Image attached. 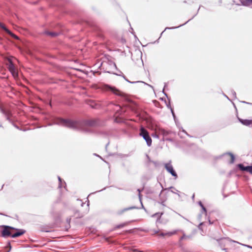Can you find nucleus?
<instances>
[{
	"instance_id": "f257e3e1",
	"label": "nucleus",
	"mask_w": 252,
	"mask_h": 252,
	"mask_svg": "<svg viewBox=\"0 0 252 252\" xmlns=\"http://www.w3.org/2000/svg\"><path fill=\"white\" fill-rule=\"evenodd\" d=\"M15 230L16 229L13 227L9 226H4L3 229L1 232L2 236L5 237L11 236L12 238H15L22 235L25 232V230H18L17 232L13 233V231Z\"/></svg>"
},
{
	"instance_id": "f03ea898",
	"label": "nucleus",
	"mask_w": 252,
	"mask_h": 252,
	"mask_svg": "<svg viewBox=\"0 0 252 252\" xmlns=\"http://www.w3.org/2000/svg\"><path fill=\"white\" fill-rule=\"evenodd\" d=\"M59 121V124L69 128H76L79 126L78 123L77 122L73 121L71 120L60 119Z\"/></svg>"
},
{
	"instance_id": "7ed1b4c3",
	"label": "nucleus",
	"mask_w": 252,
	"mask_h": 252,
	"mask_svg": "<svg viewBox=\"0 0 252 252\" xmlns=\"http://www.w3.org/2000/svg\"><path fill=\"white\" fill-rule=\"evenodd\" d=\"M140 135L142 136L145 140L149 146L151 145L152 142V139L149 136L148 131L143 127L140 128Z\"/></svg>"
},
{
	"instance_id": "20e7f679",
	"label": "nucleus",
	"mask_w": 252,
	"mask_h": 252,
	"mask_svg": "<svg viewBox=\"0 0 252 252\" xmlns=\"http://www.w3.org/2000/svg\"><path fill=\"white\" fill-rule=\"evenodd\" d=\"M8 63H7L8 68L11 72L14 77L17 76V71L14 64L13 63L12 60L10 59L8 60Z\"/></svg>"
},
{
	"instance_id": "39448f33",
	"label": "nucleus",
	"mask_w": 252,
	"mask_h": 252,
	"mask_svg": "<svg viewBox=\"0 0 252 252\" xmlns=\"http://www.w3.org/2000/svg\"><path fill=\"white\" fill-rule=\"evenodd\" d=\"M165 168L167 171L169 172L175 178H177L178 176L176 172L174 171L173 167L171 164V162L167 163L165 164Z\"/></svg>"
},
{
	"instance_id": "423d86ee",
	"label": "nucleus",
	"mask_w": 252,
	"mask_h": 252,
	"mask_svg": "<svg viewBox=\"0 0 252 252\" xmlns=\"http://www.w3.org/2000/svg\"><path fill=\"white\" fill-rule=\"evenodd\" d=\"M179 230H173L166 233L160 232L159 236L163 237H170L178 233Z\"/></svg>"
},
{
	"instance_id": "0eeeda50",
	"label": "nucleus",
	"mask_w": 252,
	"mask_h": 252,
	"mask_svg": "<svg viewBox=\"0 0 252 252\" xmlns=\"http://www.w3.org/2000/svg\"><path fill=\"white\" fill-rule=\"evenodd\" d=\"M159 133L162 134L163 136V138L166 140H170V138L168 137L167 136L169 135L173 134V133L171 131H167L164 129H160Z\"/></svg>"
},
{
	"instance_id": "6e6552de",
	"label": "nucleus",
	"mask_w": 252,
	"mask_h": 252,
	"mask_svg": "<svg viewBox=\"0 0 252 252\" xmlns=\"http://www.w3.org/2000/svg\"><path fill=\"white\" fill-rule=\"evenodd\" d=\"M106 88H107L108 90H110L112 91L114 94L118 95H123V93L120 90L116 89L115 87H112L109 86H106Z\"/></svg>"
},
{
	"instance_id": "1a4fd4ad",
	"label": "nucleus",
	"mask_w": 252,
	"mask_h": 252,
	"mask_svg": "<svg viewBox=\"0 0 252 252\" xmlns=\"http://www.w3.org/2000/svg\"><path fill=\"white\" fill-rule=\"evenodd\" d=\"M238 120L240 122H241L243 125L246 126H252V118L251 119H243L241 118H238Z\"/></svg>"
},
{
	"instance_id": "9d476101",
	"label": "nucleus",
	"mask_w": 252,
	"mask_h": 252,
	"mask_svg": "<svg viewBox=\"0 0 252 252\" xmlns=\"http://www.w3.org/2000/svg\"><path fill=\"white\" fill-rule=\"evenodd\" d=\"M239 168L242 171H246L252 174V166H244L242 164L238 165Z\"/></svg>"
},
{
	"instance_id": "9b49d317",
	"label": "nucleus",
	"mask_w": 252,
	"mask_h": 252,
	"mask_svg": "<svg viewBox=\"0 0 252 252\" xmlns=\"http://www.w3.org/2000/svg\"><path fill=\"white\" fill-rule=\"evenodd\" d=\"M230 242H235V241L229 239H224L220 240L219 242V244L220 247L222 248L224 247L226 244Z\"/></svg>"
},
{
	"instance_id": "f8f14e48",
	"label": "nucleus",
	"mask_w": 252,
	"mask_h": 252,
	"mask_svg": "<svg viewBox=\"0 0 252 252\" xmlns=\"http://www.w3.org/2000/svg\"><path fill=\"white\" fill-rule=\"evenodd\" d=\"M2 112L7 117V119L9 120L11 116V113L9 110L2 109Z\"/></svg>"
},
{
	"instance_id": "ddd939ff",
	"label": "nucleus",
	"mask_w": 252,
	"mask_h": 252,
	"mask_svg": "<svg viewBox=\"0 0 252 252\" xmlns=\"http://www.w3.org/2000/svg\"><path fill=\"white\" fill-rule=\"evenodd\" d=\"M243 5L248 6L252 4V0H240Z\"/></svg>"
},
{
	"instance_id": "4468645a",
	"label": "nucleus",
	"mask_w": 252,
	"mask_h": 252,
	"mask_svg": "<svg viewBox=\"0 0 252 252\" xmlns=\"http://www.w3.org/2000/svg\"><path fill=\"white\" fill-rule=\"evenodd\" d=\"M88 103L89 105H90L93 108H95L96 106V103L92 100H89L88 101Z\"/></svg>"
},
{
	"instance_id": "2eb2a0df",
	"label": "nucleus",
	"mask_w": 252,
	"mask_h": 252,
	"mask_svg": "<svg viewBox=\"0 0 252 252\" xmlns=\"http://www.w3.org/2000/svg\"><path fill=\"white\" fill-rule=\"evenodd\" d=\"M128 222H124L122 224H119V225H116L115 227V229H118V228H122L125 226H126L128 224Z\"/></svg>"
},
{
	"instance_id": "dca6fc26",
	"label": "nucleus",
	"mask_w": 252,
	"mask_h": 252,
	"mask_svg": "<svg viewBox=\"0 0 252 252\" xmlns=\"http://www.w3.org/2000/svg\"><path fill=\"white\" fill-rule=\"evenodd\" d=\"M227 154L230 156V162L231 163H233L234 162V159H235V157H234V155L232 153H229Z\"/></svg>"
},
{
	"instance_id": "f3484780",
	"label": "nucleus",
	"mask_w": 252,
	"mask_h": 252,
	"mask_svg": "<svg viewBox=\"0 0 252 252\" xmlns=\"http://www.w3.org/2000/svg\"><path fill=\"white\" fill-rule=\"evenodd\" d=\"M0 27L3 30H4L7 33H10V31L8 29H7L3 24L1 23L0 22Z\"/></svg>"
},
{
	"instance_id": "a211bd4d",
	"label": "nucleus",
	"mask_w": 252,
	"mask_h": 252,
	"mask_svg": "<svg viewBox=\"0 0 252 252\" xmlns=\"http://www.w3.org/2000/svg\"><path fill=\"white\" fill-rule=\"evenodd\" d=\"M133 208V207H129V208H125L122 210H120L119 212H118V214L119 215H121L123 213H124L126 211H128L130 209H131Z\"/></svg>"
},
{
	"instance_id": "6ab92c4d",
	"label": "nucleus",
	"mask_w": 252,
	"mask_h": 252,
	"mask_svg": "<svg viewBox=\"0 0 252 252\" xmlns=\"http://www.w3.org/2000/svg\"><path fill=\"white\" fill-rule=\"evenodd\" d=\"M46 34L47 35H50L51 36H55L57 35V33L56 32H47Z\"/></svg>"
},
{
	"instance_id": "aec40b11",
	"label": "nucleus",
	"mask_w": 252,
	"mask_h": 252,
	"mask_svg": "<svg viewBox=\"0 0 252 252\" xmlns=\"http://www.w3.org/2000/svg\"><path fill=\"white\" fill-rule=\"evenodd\" d=\"M7 33L9 34V35H10L12 37L14 38L15 39H18V36L17 35H16L15 34H13L11 32H10V33L8 32Z\"/></svg>"
},
{
	"instance_id": "412c9836",
	"label": "nucleus",
	"mask_w": 252,
	"mask_h": 252,
	"mask_svg": "<svg viewBox=\"0 0 252 252\" xmlns=\"http://www.w3.org/2000/svg\"><path fill=\"white\" fill-rule=\"evenodd\" d=\"M151 232L153 233L154 234H158L160 232V231L159 229L155 230V229H152L151 230Z\"/></svg>"
},
{
	"instance_id": "4be33fe9",
	"label": "nucleus",
	"mask_w": 252,
	"mask_h": 252,
	"mask_svg": "<svg viewBox=\"0 0 252 252\" xmlns=\"http://www.w3.org/2000/svg\"><path fill=\"white\" fill-rule=\"evenodd\" d=\"M188 237H189L188 236H186L185 234H183V235L180 238V241H182L183 239H186V238H187Z\"/></svg>"
},
{
	"instance_id": "5701e85b",
	"label": "nucleus",
	"mask_w": 252,
	"mask_h": 252,
	"mask_svg": "<svg viewBox=\"0 0 252 252\" xmlns=\"http://www.w3.org/2000/svg\"><path fill=\"white\" fill-rule=\"evenodd\" d=\"M94 121H92V122H90L89 125H90L91 126H94Z\"/></svg>"
},
{
	"instance_id": "b1692460",
	"label": "nucleus",
	"mask_w": 252,
	"mask_h": 252,
	"mask_svg": "<svg viewBox=\"0 0 252 252\" xmlns=\"http://www.w3.org/2000/svg\"><path fill=\"white\" fill-rule=\"evenodd\" d=\"M159 213H157V214H156L154 215L155 216H159Z\"/></svg>"
},
{
	"instance_id": "393cba45",
	"label": "nucleus",
	"mask_w": 252,
	"mask_h": 252,
	"mask_svg": "<svg viewBox=\"0 0 252 252\" xmlns=\"http://www.w3.org/2000/svg\"><path fill=\"white\" fill-rule=\"evenodd\" d=\"M222 250H223L225 251V252H227L226 251V249H225V248H222Z\"/></svg>"
},
{
	"instance_id": "a878e982",
	"label": "nucleus",
	"mask_w": 252,
	"mask_h": 252,
	"mask_svg": "<svg viewBox=\"0 0 252 252\" xmlns=\"http://www.w3.org/2000/svg\"><path fill=\"white\" fill-rule=\"evenodd\" d=\"M162 215V213L160 214V217H161V216Z\"/></svg>"
}]
</instances>
